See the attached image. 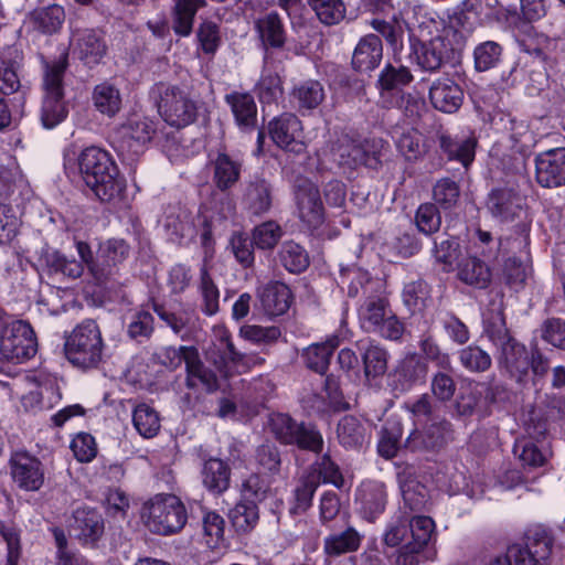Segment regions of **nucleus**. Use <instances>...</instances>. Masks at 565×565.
<instances>
[{"mask_svg":"<svg viewBox=\"0 0 565 565\" xmlns=\"http://www.w3.org/2000/svg\"><path fill=\"white\" fill-rule=\"evenodd\" d=\"M78 166L86 185L102 202L120 198L125 180L106 150L95 145L87 147L78 158Z\"/></svg>","mask_w":565,"mask_h":565,"instance_id":"obj_1","label":"nucleus"},{"mask_svg":"<svg viewBox=\"0 0 565 565\" xmlns=\"http://www.w3.org/2000/svg\"><path fill=\"white\" fill-rule=\"evenodd\" d=\"M43 63L44 99L41 111V120L45 128L50 129L60 124L67 114L64 103L63 78L68 66V53L64 51L58 58Z\"/></svg>","mask_w":565,"mask_h":565,"instance_id":"obj_2","label":"nucleus"},{"mask_svg":"<svg viewBox=\"0 0 565 565\" xmlns=\"http://www.w3.org/2000/svg\"><path fill=\"white\" fill-rule=\"evenodd\" d=\"M104 342L95 320L86 319L66 337L64 352L66 359L81 369L96 367L103 358Z\"/></svg>","mask_w":565,"mask_h":565,"instance_id":"obj_3","label":"nucleus"},{"mask_svg":"<svg viewBox=\"0 0 565 565\" xmlns=\"http://www.w3.org/2000/svg\"><path fill=\"white\" fill-rule=\"evenodd\" d=\"M141 516L149 531L159 535L180 532L188 520L184 504L174 494H156L143 504Z\"/></svg>","mask_w":565,"mask_h":565,"instance_id":"obj_4","label":"nucleus"},{"mask_svg":"<svg viewBox=\"0 0 565 565\" xmlns=\"http://www.w3.org/2000/svg\"><path fill=\"white\" fill-rule=\"evenodd\" d=\"M161 118L170 126L183 128L194 121L196 106L189 94L181 87L160 82L150 89Z\"/></svg>","mask_w":565,"mask_h":565,"instance_id":"obj_5","label":"nucleus"},{"mask_svg":"<svg viewBox=\"0 0 565 565\" xmlns=\"http://www.w3.org/2000/svg\"><path fill=\"white\" fill-rule=\"evenodd\" d=\"M268 427L277 441L285 446H296L300 450L320 454L323 437L316 425L298 422L284 413L273 414Z\"/></svg>","mask_w":565,"mask_h":565,"instance_id":"obj_6","label":"nucleus"},{"mask_svg":"<svg viewBox=\"0 0 565 565\" xmlns=\"http://www.w3.org/2000/svg\"><path fill=\"white\" fill-rule=\"evenodd\" d=\"M554 540L542 525L526 530L521 542L511 544L504 558L508 565H546Z\"/></svg>","mask_w":565,"mask_h":565,"instance_id":"obj_7","label":"nucleus"},{"mask_svg":"<svg viewBox=\"0 0 565 565\" xmlns=\"http://www.w3.org/2000/svg\"><path fill=\"white\" fill-rule=\"evenodd\" d=\"M38 342L32 327L12 317L0 329V355L12 363H23L35 355Z\"/></svg>","mask_w":565,"mask_h":565,"instance_id":"obj_8","label":"nucleus"},{"mask_svg":"<svg viewBox=\"0 0 565 565\" xmlns=\"http://www.w3.org/2000/svg\"><path fill=\"white\" fill-rule=\"evenodd\" d=\"M462 36L452 31H441L428 42L420 44L417 63L422 70L436 72L446 63L458 58L462 52Z\"/></svg>","mask_w":565,"mask_h":565,"instance_id":"obj_9","label":"nucleus"},{"mask_svg":"<svg viewBox=\"0 0 565 565\" xmlns=\"http://www.w3.org/2000/svg\"><path fill=\"white\" fill-rule=\"evenodd\" d=\"M498 391L497 386L473 381L460 386L452 404V416L466 419L487 415L497 401Z\"/></svg>","mask_w":565,"mask_h":565,"instance_id":"obj_10","label":"nucleus"},{"mask_svg":"<svg viewBox=\"0 0 565 565\" xmlns=\"http://www.w3.org/2000/svg\"><path fill=\"white\" fill-rule=\"evenodd\" d=\"M292 193L300 220L311 228L319 227L324 221V210L318 186L310 179L297 175Z\"/></svg>","mask_w":565,"mask_h":565,"instance_id":"obj_11","label":"nucleus"},{"mask_svg":"<svg viewBox=\"0 0 565 565\" xmlns=\"http://www.w3.org/2000/svg\"><path fill=\"white\" fill-rule=\"evenodd\" d=\"M129 254V246L124 239H108L97 250V264L92 267V277L97 285H106L117 273Z\"/></svg>","mask_w":565,"mask_h":565,"instance_id":"obj_12","label":"nucleus"},{"mask_svg":"<svg viewBox=\"0 0 565 565\" xmlns=\"http://www.w3.org/2000/svg\"><path fill=\"white\" fill-rule=\"evenodd\" d=\"M435 523L429 516H422L413 523V541L397 550L392 565H419L424 559V548L431 539Z\"/></svg>","mask_w":565,"mask_h":565,"instance_id":"obj_13","label":"nucleus"},{"mask_svg":"<svg viewBox=\"0 0 565 565\" xmlns=\"http://www.w3.org/2000/svg\"><path fill=\"white\" fill-rule=\"evenodd\" d=\"M206 359L220 371H224L228 364L248 369L253 356L239 352L232 342L231 334L226 330H220L215 334V340L206 349Z\"/></svg>","mask_w":565,"mask_h":565,"instance_id":"obj_14","label":"nucleus"},{"mask_svg":"<svg viewBox=\"0 0 565 565\" xmlns=\"http://www.w3.org/2000/svg\"><path fill=\"white\" fill-rule=\"evenodd\" d=\"M11 475L19 488L25 491H38L44 482L42 462L26 454L15 452L10 460Z\"/></svg>","mask_w":565,"mask_h":565,"instance_id":"obj_15","label":"nucleus"},{"mask_svg":"<svg viewBox=\"0 0 565 565\" xmlns=\"http://www.w3.org/2000/svg\"><path fill=\"white\" fill-rule=\"evenodd\" d=\"M536 181L544 188L565 184V148H556L540 153L535 159Z\"/></svg>","mask_w":565,"mask_h":565,"instance_id":"obj_16","label":"nucleus"},{"mask_svg":"<svg viewBox=\"0 0 565 565\" xmlns=\"http://www.w3.org/2000/svg\"><path fill=\"white\" fill-rule=\"evenodd\" d=\"M413 78V74L407 66L386 64L376 83L382 103L386 107H393V99L403 94L402 88L407 86Z\"/></svg>","mask_w":565,"mask_h":565,"instance_id":"obj_17","label":"nucleus"},{"mask_svg":"<svg viewBox=\"0 0 565 565\" xmlns=\"http://www.w3.org/2000/svg\"><path fill=\"white\" fill-rule=\"evenodd\" d=\"M427 373V362L417 353H408L398 362L394 371V390L407 392L417 384L424 383Z\"/></svg>","mask_w":565,"mask_h":565,"instance_id":"obj_18","label":"nucleus"},{"mask_svg":"<svg viewBox=\"0 0 565 565\" xmlns=\"http://www.w3.org/2000/svg\"><path fill=\"white\" fill-rule=\"evenodd\" d=\"M324 99V87L317 79L301 81L289 93L291 107L302 116L311 115Z\"/></svg>","mask_w":565,"mask_h":565,"instance_id":"obj_19","label":"nucleus"},{"mask_svg":"<svg viewBox=\"0 0 565 565\" xmlns=\"http://www.w3.org/2000/svg\"><path fill=\"white\" fill-rule=\"evenodd\" d=\"M498 365L504 369L511 377L522 381L530 371V362L527 361L529 351L516 339H511L504 344L497 348Z\"/></svg>","mask_w":565,"mask_h":565,"instance_id":"obj_20","label":"nucleus"},{"mask_svg":"<svg viewBox=\"0 0 565 565\" xmlns=\"http://www.w3.org/2000/svg\"><path fill=\"white\" fill-rule=\"evenodd\" d=\"M450 423L440 420L426 426L423 430L415 429L405 441V448L412 451H438L447 444Z\"/></svg>","mask_w":565,"mask_h":565,"instance_id":"obj_21","label":"nucleus"},{"mask_svg":"<svg viewBox=\"0 0 565 565\" xmlns=\"http://www.w3.org/2000/svg\"><path fill=\"white\" fill-rule=\"evenodd\" d=\"M386 490L383 482H363L356 491V503L362 518L373 522L386 507Z\"/></svg>","mask_w":565,"mask_h":565,"instance_id":"obj_22","label":"nucleus"},{"mask_svg":"<svg viewBox=\"0 0 565 565\" xmlns=\"http://www.w3.org/2000/svg\"><path fill=\"white\" fill-rule=\"evenodd\" d=\"M429 99L436 109L454 114L462 105L463 92L454 79L440 77L433 82L429 88Z\"/></svg>","mask_w":565,"mask_h":565,"instance_id":"obj_23","label":"nucleus"},{"mask_svg":"<svg viewBox=\"0 0 565 565\" xmlns=\"http://www.w3.org/2000/svg\"><path fill=\"white\" fill-rule=\"evenodd\" d=\"M74 52L86 65H96L106 55L107 45L100 30L84 29L75 33Z\"/></svg>","mask_w":565,"mask_h":565,"instance_id":"obj_24","label":"nucleus"},{"mask_svg":"<svg viewBox=\"0 0 565 565\" xmlns=\"http://www.w3.org/2000/svg\"><path fill=\"white\" fill-rule=\"evenodd\" d=\"M257 297L264 312L270 317L286 313L292 299L288 286L280 281H270L258 288Z\"/></svg>","mask_w":565,"mask_h":565,"instance_id":"obj_25","label":"nucleus"},{"mask_svg":"<svg viewBox=\"0 0 565 565\" xmlns=\"http://www.w3.org/2000/svg\"><path fill=\"white\" fill-rule=\"evenodd\" d=\"M363 537L354 526L348 525L344 530L334 531L323 539V553L328 558L354 553L360 548Z\"/></svg>","mask_w":565,"mask_h":565,"instance_id":"obj_26","label":"nucleus"},{"mask_svg":"<svg viewBox=\"0 0 565 565\" xmlns=\"http://www.w3.org/2000/svg\"><path fill=\"white\" fill-rule=\"evenodd\" d=\"M188 352L185 366L186 387L192 390L202 387L207 393L215 392L218 388L216 374L204 365L196 349H189Z\"/></svg>","mask_w":565,"mask_h":565,"instance_id":"obj_27","label":"nucleus"},{"mask_svg":"<svg viewBox=\"0 0 565 565\" xmlns=\"http://www.w3.org/2000/svg\"><path fill=\"white\" fill-rule=\"evenodd\" d=\"M523 199L510 188L492 190L488 200V207L493 216L503 222L512 221L522 212Z\"/></svg>","mask_w":565,"mask_h":565,"instance_id":"obj_28","label":"nucleus"},{"mask_svg":"<svg viewBox=\"0 0 565 565\" xmlns=\"http://www.w3.org/2000/svg\"><path fill=\"white\" fill-rule=\"evenodd\" d=\"M383 57V45L379 35L367 34L363 36L352 56V66L358 72H370L376 68Z\"/></svg>","mask_w":565,"mask_h":565,"instance_id":"obj_29","label":"nucleus"},{"mask_svg":"<svg viewBox=\"0 0 565 565\" xmlns=\"http://www.w3.org/2000/svg\"><path fill=\"white\" fill-rule=\"evenodd\" d=\"M235 122L242 130H253L257 124V106L249 93L232 92L225 95Z\"/></svg>","mask_w":565,"mask_h":565,"instance_id":"obj_30","label":"nucleus"},{"mask_svg":"<svg viewBox=\"0 0 565 565\" xmlns=\"http://www.w3.org/2000/svg\"><path fill=\"white\" fill-rule=\"evenodd\" d=\"M339 444L348 450H361L369 443V428L352 415L342 417L337 426Z\"/></svg>","mask_w":565,"mask_h":565,"instance_id":"obj_31","label":"nucleus"},{"mask_svg":"<svg viewBox=\"0 0 565 565\" xmlns=\"http://www.w3.org/2000/svg\"><path fill=\"white\" fill-rule=\"evenodd\" d=\"M74 530L81 542L94 544L104 533V519L95 509L79 508L74 512Z\"/></svg>","mask_w":565,"mask_h":565,"instance_id":"obj_32","label":"nucleus"},{"mask_svg":"<svg viewBox=\"0 0 565 565\" xmlns=\"http://www.w3.org/2000/svg\"><path fill=\"white\" fill-rule=\"evenodd\" d=\"M255 29L263 45L266 49L284 47L287 40V34L284 22L277 12L271 11L259 17L255 21Z\"/></svg>","mask_w":565,"mask_h":565,"instance_id":"obj_33","label":"nucleus"},{"mask_svg":"<svg viewBox=\"0 0 565 565\" xmlns=\"http://www.w3.org/2000/svg\"><path fill=\"white\" fill-rule=\"evenodd\" d=\"M203 486L213 494H221L230 487L231 469L221 459L211 458L201 470Z\"/></svg>","mask_w":565,"mask_h":565,"instance_id":"obj_34","label":"nucleus"},{"mask_svg":"<svg viewBox=\"0 0 565 565\" xmlns=\"http://www.w3.org/2000/svg\"><path fill=\"white\" fill-rule=\"evenodd\" d=\"M483 332L495 348L513 339L507 328L502 303L492 302L491 308L484 313Z\"/></svg>","mask_w":565,"mask_h":565,"instance_id":"obj_35","label":"nucleus"},{"mask_svg":"<svg viewBox=\"0 0 565 565\" xmlns=\"http://www.w3.org/2000/svg\"><path fill=\"white\" fill-rule=\"evenodd\" d=\"M268 135L273 141H298L302 134V122L297 115L284 113L268 122Z\"/></svg>","mask_w":565,"mask_h":565,"instance_id":"obj_36","label":"nucleus"},{"mask_svg":"<svg viewBox=\"0 0 565 565\" xmlns=\"http://www.w3.org/2000/svg\"><path fill=\"white\" fill-rule=\"evenodd\" d=\"M271 188L264 179L252 181L245 191L243 202L254 215H262L271 207Z\"/></svg>","mask_w":565,"mask_h":565,"instance_id":"obj_37","label":"nucleus"},{"mask_svg":"<svg viewBox=\"0 0 565 565\" xmlns=\"http://www.w3.org/2000/svg\"><path fill=\"white\" fill-rule=\"evenodd\" d=\"M214 167V177L216 188L225 192L235 185L241 175V163L234 161L228 154L220 151L212 161Z\"/></svg>","mask_w":565,"mask_h":565,"instance_id":"obj_38","label":"nucleus"},{"mask_svg":"<svg viewBox=\"0 0 565 565\" xmlns=\"http://www.w3.org/2000/svg\"><path fill=\"white\" fill-rule=\"evenodd\" d=\"M458 278L470 286L484 289L491 281V271L487 264L477 257H468L458 265Z\"/></svg>","mask_w":565,"mask_h":565,"instance_id":"obj_39","label":"nucleus"},{"mask_svg":"<svg viewBox=\"0 0 565 565\" xmlns=\"http://www.w3.org/2000/svg\"><path fill=\"white\" fill-rule=\"evenodd\" d=\"M92 100L96 110L108 117H114L121 109L120 92L108 82L100 83L94 87Z\"/></svg>","mask_w":565,"mask_h":565,"instance_id":"obj_40","label":"nucleus"},{"mask_svg":"<svg viewBox=\"0 0 565 565\" xmlns=\"http://www.w3.org/2000/svg\"><path fill=\"white\" fill-rule=\"evenodd\" d=\"M43 260L50 275H62L68 279H77L84 273V266L74 257H67L58 250L46 252Z\"/></svg>","mask_w":565,"mask_h":565,"instance_id":"obj_41","label":"nucleus"},{"mask_svg":"<svg viewBox=\"0 0 565 565\" xmlns=\"http://www.w3.org/2000/svg\"><path fill=\"white\" fill-rule=\"evenodd\" d=\"M370 143H339L337 151L340 154V164L355 168L358 166H366L376 168L379 158L375 151H370L365 146Z\"/></svg>","mask_w":565,"mask_h":565,"instance_id":"obj_42","label":"nucleus"},{"mask_svg":"<svg viewBox=\"0 0 565 565\" xmlns=\"http://www.w3.org/2000/svg\"><path fill=\"white\" fill-rule=\"evenodd\" d=\"M316 18L326 26L341 23L347 17V4L343 0H306Z\"/></svg>","mask_w":565,"mask_h":565,"instance_id":"obj_43","label":"nucleus"},{"mask_svg":"<svg viewBox=\"0 0 565 565\" xmlns=\"http://www.w3.org/2000/svg\"><path fill=\"white\" fill-rule=\"evenodd\" d=\"M338 344V339L334 338L326 343H316L305 349L302 358L307 367L319 374H326L329 369L332 353Z\"/></svg>","mask_w":565,"mask_h":565,"instance_id":"obj_44","label":"nucleus"},{"mask_svg":"<svg viewBox=\"0 0 565 565\" xmlns=\"http://www.w3.org/2000/svg\"><path fill=\"white\" fill-rule=\"evenodd\" d=\"M457 358L461 367L472 374L484 373L492 366L491 355L477 344H469L458 350Z\"/></svg>","mask_w":565,"mask_h":565,"instance_id":"obj_45","label":"nucleus"},{"mask_svg":"<svg viewBox=\"0 0 565 565\" xmlns=\"http://www.w3.org/2000/svg\"><path fill=\"white\" fill-rule=\"evenodd\" d=\"M205 0H174L173 30L181 36L192 32L194 17Z\"/></svg>","mask_w":565,"mask_h":565,"instance_id":"obj_46","label":"nucleus"},{"mask_svg":"<svg viewBox=\"0 0 565 565\" xmlns=\"http://www.w3.org/2000/svg\"><path fill=\"white\" fill-rule=\"evenodd\" d=\"M399 487L405 504L412 511H424L427 508L429 492L426 486L411 476L399 480Z\"/></svg>","mask_w":565,"mask_h":565,"instance_id":"obj_47","label":"nucleus"},{"mask_svg":"<svg viewBox=\"0 0 565 565\" xmlns=\"http://www.w3.org/2000/svg\"><path fill=\"white\" fill-rule=\"evenodd\" d=\"M280 264L292 274H300L309 266V255L306 249L294 241L285 242L278 253Z\"/></svg>","mask_w":565,"mask_h":565,"instance_id":"obj_48","label":"nucleus"},{"mask_svg":"<svg viewBox=\"0 0 565 565\" xmlns=\"http://www.w3.org/2000/svg\"><path fill=\"white\" fill-rule=\"evenodd\" d=\"M361 351L365 376L367 379L382 376L387 370V351L374 342H370Z\"/></svg>","mask_w":565,"mask_h":565,"instance_id":"obj_49","label":"nucleus"},{"mask_svg":"<svg viewBox=\"0 0 565 565\" xmlns=\"http://www.w3.org/2000/svg\"><path fill=\"white\" fill-rule=\"evenodd\" d=\"M132 423L139 435L145 438L154 437L161 427L158 412L145 403L135 407Z\"/></svg>","mask_w":565,"mask_h":565,"instance_id":"obj_50","label":"nucleus"},{"mask_svg":"<svg viewBox=\"0 0 565 565\" xmlns=\"http://www.w3.org/2000/svg\"><path fill=\"white\" fill-rule=\"evenodd\" d=\"M390 311L388 302L384 298L372 297L366 299L360 309V318L364 329L374 332Z\"/></svg>","mask_w":565,"mask_h":565,"instance_id":"obj_51","label":"nucleus"},{"mask_svg":"<svg viewBox=\"0 0 565 565\" xmlns=\"http://www.w3.org/2000/svg\"><path fill=\"white\" fill-rule=\"evenodd\" d=\"M64 19V9L57 4L35 10L32 13L34 28L47 34L57 32L61 29Z\"/></svg>","mask_w":565,"mask_h":565,"instance_id":"obj_52","label":"nucleus"},{"mask_svg":"<svg viewBox=\"0 0 565 565\" xmlns=\"http://www.w3.org/2000/svg\"><path fill=\"white\" fill-rule=\"evenodd\" d=\"M255 460L262 473L277 476L281 471V452L273 443H264L257 447Z\"/></svg>","mask_w":565,"mask_h":565,"instance_id":"obj_53","label":"nucleus"},{"mask_svg":"<svg viewBox=\"0 0 565 565\" xmlns=\"http://www.w3.org/2000/svg\"><path fill=\"white\" fill-rule=\"evenodd\" d=\"M503 49L494 41H486L473 50L475 68L478 72H487L494 68L501 61Z\"/></svg>","mask_w":565,"mask_h":565,"instance_id":"obj_54","label":"nucleus"},{"mask_svg":"<svg viewBox=\"0 0 565 565\" xmlns=\"http://www.w3.org/2000/svg\"><path fill=\"white\" fill-rule=\"evenodd\" d=\"M263 104H271L282 95V81L277 72L264 70L255 87Z\"/></svg>","mask_w":565,"mask_h":565,"instance_id":"obj_55","label":"nucleus"},{"mask_svg":"<svg viewBox=\"0 0 565 565\" xmlns=\"http://www.w3.org/2000/svg\"><path fill=\"white\" fill-rule=\"evenodd\" d=\"M230 519L237 531H250L259 519L257 504L242 500L230 511Z\"/></svg>","mask_w":565,"mask_h":565,"instance_id":"obj_56","label":"nucleus"},{"mask_svg":"<svg viewBox=\"0 0 565 565\" xmlns=\"http://www.w3.org/2000/svg\"><path fill=\"white\" fill-rule=\"evenodd\" d=\"M200 278V290L202 296L201 309L205 315L213 316L217 313L220 309V292L205 265L201 268Z\"/></svg>","mask_w":565,"mask_h":565,"instance_id":"obj_57","label":"nucleus"},{"mask_svg":"<svg viewBox=\"0 0 565 565\" xmlns=\"http://www.w3.org/2000/svg\"><path fill=\"white\" fill-rule=\"evenodd\" d=\"M419 516L408 519L401 515L396 520L388 523L386 531L383 534V543L388 547H396L406 540L408 534L413 539V523Z\"/></svg>","mask_w":565,"mask_h":565,"instance_id":"obj_58","label":"nucleus"},{"mask_svg":"<svg viewBox=\"0 0 565 565\" xmlns=\"http://www.w3.org/2000/svg\"><path fill=\"white\" fill-rule=\"evenodd\" d=\"M433 198L435 204L439 205L443 210H450L456 206L459 201V184L450 178H443L434 185Z\"/></svg>","mask_w":565,"mask_h":565,"instance_id":"obj_59","label":"nucleus"},{"mask_svg":"<svg viewBox=\"0 0 565 565\" xmlns=\"http://www.w3.org/2000/svg\"><path fill=\"white\" fill-rule=\"evenodd\" d=\"M513 454L520 459L524 468L533 469L542 467L546 462V456L539 446L530 439H519L513 447Z\"/></svg>","mask_w":565,"mask_h":565,"instance_id":"obj_60","label":"nucleus"},{"mask_svg":"<svg viewBox=\"0 0 565 565\" xmlns=\"http://www.w3.org/2000/svg\"><path fill=\"white\" fill-rule=\"evenodd\" d=\"M477 20L461 9L459 6L447 15V22L443 31H452L462 36V49L466 46L468 35L473 31Z\"/></svg>","mask_w":565,"mask_h":565,"instance_id":"obj_61","label":"nucleus"},{"mask_svg":"<svg viewBox=\"0 0 565 565\" xmlns=\"http://www.w3.org/2000/svg\"><path fill=\"white\" fill-rule=\"evenodd\" d=\"M415 224L419 232L431 235L439 231L441 216L435 203H423L415 214Z\"/></svg>","mask_w":565,"mask_h":565,"instance_id":"obj_62","label":"nucleus"},{"mask_svg":"<svg viewBox=\"0 0 565 565\" xmlns=\"http://www.w3.org/2000/svg\"><path fill=\"white\" fill-rule=\"evenodd\" d=\"M402 427L399 423H390L382 430L377 444V452L385 459H392L397 455L402 438Z\"/></svg>","mask_w":565,"mask_h":565,"instance_id":"obj_63","label":"nucleus"},{"mask_svg":"<svg viewBox=\"0 0 565 565\" xmlns=\"http://www.w3.org/2000/svg\"><path fill=\"white\" fill-rule=\"evenodd\" d=\"M282 236L281 227L274 221H267L253 230V242L259 249H273Z\"/></svg>","mask_w":565,"mask_h":565,"instance_id":"obj_64","label":"nucleus"}]
</instances>
